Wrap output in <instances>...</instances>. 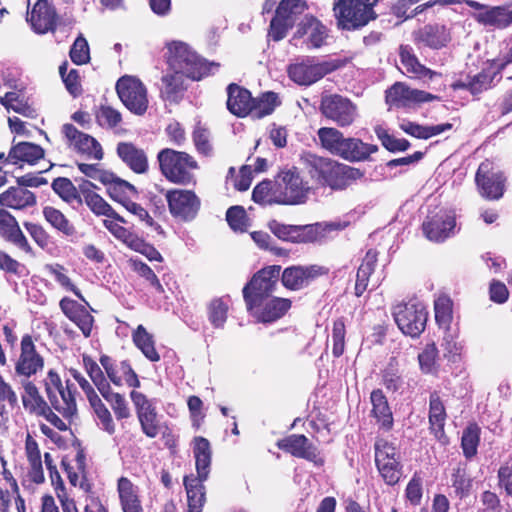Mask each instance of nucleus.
<instances>
[{
	"mask_svg": "<svg viewBox=\"0 0 512 512\" xmlns=\"http://www.w3.org/2000/svg\"><path fill=\"white\" fill-rule=\"evenodd\" d=\"M167 64L169 70L185 75L193 81L213 74L219 67L218 63L207 62L182 41L167 44Z\"/></svg>",
	"mask_w": 512,
	"mask_h": 512,
	"instance_id": "obj_1",
	"label": "nucleus"
},
{
	"mask_svg": "<svg viewBox=\"0 0 512 512\" xmlns=\"http://www.w3.org/2000/svg\"><path fill=\"white\" fill-rule=\"evenodd\" d=\"M317 136L322 148L349 162L365 161L371 154L378 151L376 145L364 143L359 138L345 137L334 127L320 128Z\"/></svg>",
	"mask_w": 512,
	"mask_h": 512,
	"instance_id": "obj_2",
	"label": "nucleus"
},
{
	"mask_svg": "<svg viewBox=\"0 0 512 512\" xmlns=\"http://www.w3.org/2000/svg\"><path fill=\"white\" fill-rule=\"evenodd\" d=\"M378 0H335L333 11L338 26L344 30H357L366 26L377 15L374 6Z\"/></svg>",
	"mask_w": 512,
	"mask_h": 512,
	"instance_id": "obj_3",
	"label": "nucleus"
},
{
	"mask_svg": "<svg viewBox=\"0 0 512 512\" xmlns=\"http://www.w3.org/2000/svg\"><path fill=\"white\" fill-rule=\"evenodd\" d=\"M158 161L162 174L169 181L183 185L194 181L193 171L198 164L189 154L166 148L158 153Z\"/></svg>",
	"mask_w": 512,
	"mask_h": 512,
	"instance_id": "obj_4",
	"label": "nucleus"
},
{
	"mask_svg": "<svg viewBox=\"0 0 512 512\" xmlns=\"http://www.w3.org/2000/svg\"><path fill=\"white\" fill-rule=\"evenodd\" d=\"M319 110L323 117L340 128L351 126L358 117L357 105L350 98L337 93H323Z\"/></svg>",
	"mask_w": 512,
	"mask_h": 512,
	"instance_id": "obj_5",
	"label": "nucleus"
},
{
	"mask_svg": "<svg viewBox=\"0 0 512 512\" xmlns=\"http://www.w3.org/2000/svg\"><path fill=\"white\" fill-rule=\"evenodd\" d=\"M392 315L398 328L407 336L416 338L425 330L428 311L420 302L398 303L392 307Z\"/></svg>",
	"mask_w": 512,
	"mask_h": 512,
	"instance_id": "obj_6",
	"label": "nucleus"
},
{
	"mask_svg": "<svg viewBox=\"0 0 512 512\" xmlns=\"http://www.w3.org/2000/svg\"><path fill=\"white\" fill-rule=\"evenodd\" d=\"M275 183L278 193L277 204L296 205L306 201L310 188L295 167L282 170Z\"/></svg>",
	"mask_w": 512,
	"mask_h": 512,
	"instance_id": "obj_7",
	"label": "nucleus"
},
{
	"mask_svg": "<svg viewBox=\"0 0 512 512\" xmlns=\"http://www.w3.org/2000/svg\"><path fill=\"white\" fill-rule=\"evenodd\" d=\"M44 386L47 398L51 406L63 417L70 418L76 411V401L69 384L63 385L57 372L49 370L44 379Z\"/></svg>",
	"mask_w": 512,
	"mask_h": 512,
	"instance_id": "obj_8",
	"label": "nucleus"
},
{
	"mask_svg": "<svg viewBox=\"0 0 512 512\" xmlns=\"http://www.w3.org/2000/svg\"><path fill=\"white\" fill-rule=\"evenodd\" d=\"M280 271V266H268L252 277L243 288V297L247 306L272 296L278 285Z\"/></svg>",
	"mask_w": 512,
	"mask_h": 512,
	"instance_id": "obj_9",
	"label": "nucleus"
},
{
	"mask_svg": "<svg viewBox=\"0 0 512 512\" xmlns=\"http://www.w3.org/2000/svg\"><path fill=\"white\" fill-rule=\"evenodd\" d=\"M117 94L125 107L137 115H143L148 108L147 89L133 76H123L116 83Z\"/></svg>",
	"mask_w": 512,
	"mask_h": 512,
	"instance_id": "obj_10",
	"label": "nucleus"
},
{
	"mask_svg": "<svg viewBox=\"0 0 512 512\" xmlns=\"http://www.w3.org/2000/svg\"><path fill=\"white\" fill-rule=\"evenodd\" d=\"M170 214L183 222L194 220L201 207V200L192 190L173 189L168 190L166 195Z\"/></svg>",
	"mask_w": 512,
	"mask_h": 512,
	"instance_id": "obj_11",
	"label": "nucleus"
},
{
	"mask_svg": "<svg viewBox=\"0 0 512 512\" xmlns=\"http://www.w3.org/2000/svg\"><path fill=\"white\" fill-rule=\"evenodd\" d=\"M475 181L482 197L498 200L503 196L505 177L493 162L485 160L479 165Z\"/></svg>",
	"mask_w": 512,
	"mask_h": 512,
	"instance_id": "obj_12",
	"label": "nucleus"
},
{
	"mask_svg": "<svg viewBox=\"0 0 512 512\" xmlns=\"http://www.w3.org/2000/svg\"><path fill=\"white\" fill-rule=\"evenodd\" d=\"M328 37L327 27L316 17L305 15L298 23L292 41L306 49L320 48Z\"/></svg>",
	"mask_w": 512,
	"mask_h": 512,
	"instance_id": "obj_13",
	"label": "nucleus"
},
{
	"mask_svg": "<svg viewBox=\"0 0 512 512\" xmlns=\"http://www.w3.org/2000/svg\"><path fill=\"white\" fill-rule=\"evenodd\" d=\"M336 69L334 62H316L313 58H306L300 63L290 65L288 74L295 83L309 86Z\"/></svg>",
	"mask_w": 512,
	"mask_h": 512,
	"instance_id": "obj_14",
	"label": "nucleus"
},
{
	"mask_svg": "<svg viewBox=\"0 0 512 512\" xmlns=\"http://www.w3.org/2000/svg\"><path fill=\"white\" fill-rule=\"evenodd\" d=\"M304 9L303 0H282L271 20L269 36L274 41L282 40Z\"/></svg>",
	"mask_w": 512,
	"mask_h": 512,
	"instance_id": "obj_15",
	"label": "nucleus"
},
{
	"mask_svg": "<svg viewBox=\"0 0 512 512\" xmlns=\"http://www.w3.org/2000/svg\"><path fill=\"white\" fill-rule=\"evenodd\" d=\"M291 308L287 298L268 297L247 306L250 314L261 323H273L282 318Z\"/></svg>",
	"mask_w": 512,
	"mask_h": 512,
	"instance_id": "obj_16",
	"label": "nucleus"
},
{
	"mask_svg": "<svg viewBox=\"0 0 512 512\" xmlns=\"http://www.w3.org/2000/svg\"><path fill=\"white\" fill-rule=\"evenodd\" d=\"M62 131L71 146L77 153L88 159L101 160L103 150L100 143L92 136L83 133L72 124L63 125Z\"/></svg>",
	"mask_w": 512,
	"mask_h": 512,
	"instance_id": "obj_17",
	"label": "nucleus"
},
{
	"mask_svg": "<svg viewBox=\"0 0 512 512\" xmlns=\"http://www.w3.org/2000/svg\"><path fill=\"white\" fill-rule=\"evenodd\" d=\"M43 368L44 359L36 351L32 337L24 335L21 339V352L15 364L16 374L30 378L41 372Z\"/></svg>",
	"mask_w": 512,
	"mask_h": 512,
	"instance_id": "obj_18",
	"label": "nucleus"
},
{
	"mask_svg": "<svg viewBox=\"0 0 512 512\" xmlns=\"http://www.w3.org/2000/svg\"><path fill=\"white\" fill-rule=\"evenodd\" d=\"M99 361L107 377L115 386L120 387L123 382L133 388L140 386L138 376L128 361L116 362L107 355H102Z\"/></svg>",
	"mask_w": 512,
	"mask_h": 512,
	"instance_id": "obj_19",
	"label": "nucleus"
},
{
	"mask_svg": "<svg viewBox=\"0 0 512 512\" xmlns=\"http://www.w3.org/2000/svg\"><path fill=\"white\" fill-rule=\"evenodd\" d=\"M425 236L434 242H442L454 235L456 227L455 215L451 212L440 211L423 223Z\"/></svg>",
	"mask_w": 512,
	"mask_h": 512,
	"instance_id": "obj_20",
	"label": "nucleus"
},
{
	"mask_svg": "<svg viewBox=\"0 0 512 512\" xmlns=\"http://www.w3.org/2000/svg\"><path fill=\"white\" fill-rule=\"evenodd\" d=\"M323 273V268L317 265L291 266L282 273V283L290 290H300Z\"/></svg>",
	"mask_w": 512,
	"mask_h": 512,
	"instance_id": "obj_21",
	"label": "nucleus"
},
{
	"mask_svg": "<svg viewBox=\"0 0 512 512\" xmlns=\"http://www.w3.org/2000/svg\"><path fill=\"white\" fill-rule=\"evenodd\" d=\"M0 236L25 253H32V247L21 231L16 218L4 209H0Z\"/></svg>",
	"mask_w": 512,
	"mask_h": 512,
	"instance_id": "obj_22",
	"label": "nucleus"
},
{
	"mask_svg": "<svg viewBox=\"0 0 512 512\" xmlns=\"http://www.w3.org/2000/svg\"><path fill=\"white\" fill-rule=\"evenodd\" d=\"M271 232L283 241L296 243L313 242L317 238V232L313 226H295L282 224L276 220L269 223Z\"/></svg>",
	"mask_w": 512,
	"mask_h": 512,
	"instance_id": "obj_23",
	"label": "nucleus"
},
{
	"mask_svg": "<svg viewBox=\"0 0 512 512\" xmlns=\"http://www.w3.org/2000/svg\"><path fill=\"white\" fill-rule=\"evenodd\" d=\"M59 306L64 315L77 325L85 337L91 335L94 318L83 305L71 298L64 297Z\"/></svg>",
	"mask_w": 512,
	"mask_h": 512,
	"instance_id": "obj_24",
	"label": "nucleus"
},
{
	"mask_svg": "<svg viewBox=\"0 0 512 512\" xmlns=\"http://www.w3.org/2000/svg\"><path fill=\"white\" fill-rule=\"evenodd\" d=\"M472 16L478 24L492 29L503 30L512 25V11L508 5L489 6L487 11Z\"/></svg>",
	"mask_w": 512,
	"mask_h": 512,
	"instance_id": "obj_25",
	"label": "nucleus"
},
{
	"mask_svg": "<svg viewBox=\"0 0 512 512\" xmlns=\"http://www.w3.org/2000/svg\"><path fill=\"white\" fill-rule=\"evenodd\" d=\"M414 40L429 48L441 49L450 42L451 35L445 25L434 23L427 24L414 32Z\"/></svg>",
	"mask_w": 512,
	"mask_h": 512,
	"instance_id": "obj_26",
	"label": "nucleus"
},
{
	"mask_svg": "<svg viewBox=\"0 0 512 512\" xmlns=\"http://www.w3.org/2000/svg\"><path fill=\"white\" fill-rule=\"evenodd\" d=\"M278 447L293 456L318 462V450L304 435L293 434L278 442Z\"/></svg>",
	"mask_w": 512,
	"mask_h": 512,
	"instance_id": "obj_27",
	"label": "nucleus"
},
{
	"mask_svg": "<svg viewBox=\"0 0 512 512\" xmlns=\"http://www.w3.org/2000/svg\"><path fill=\"white\" fill-rule=\"evenodd\" d=\"M28 21L39 34L53 31L56 23V12L47 0H38L32 8Z\"/></svg>",
	"mask_w": 512,
	"mask_h": 512,
	"instance_id": "obj_28",
	"label": "nucleus"
},
{
	"mask_svg": "<svg viewBox=\"0 0 512 512\" xmlns=\"http://www.w3.org/2000/svg\"><path fill=\"white\" fill-rule=\"evenodd\" d=\"M116 152L122 162L136 174L148 171L149 164L146 152L131 142H120Z\"/></svg>",
	"mask_w": 512,
	"mask_h": 512,
	"instance_id": "obj_29",
	"label": "nucleus"
},
{
	"mask_svg": "<svg viewBox=\"0 0 512 512\" xmlns=\"http://www.w3.org/2000/svg\"><path fill=\"white\" fill-rule=\"evenodd\" d=\"M400 63L403 73L412 78L422 80H432L434 77L440 76L436 71H433L422 65L413 52V48L409 45H401L399 48Z\"/></svg>",
	"mask_w": 512,
	"mask_h": 512,
	"instance_id": "obj_30",
	"label": "nucleus"
},
{
	"mask_svg": "<svg viewBox=\"0 0 512 512\" xmlns=\"http://www.w3.org/2000/svg\"><path fill=\"white\" fill-rule=\"evenodd\" d=\"M437 97L431 93L411 89L403 83L397 82L386 92V99L390 103L406 104L408 102H430Z\"/></svg>",
	"mask_w": 512,
	"mask_h": 512,
	"instance_id": "obj_31",
	"label": "nucleus"
},
{
	"mask_svg": "<svg viewBox=\"0 0 512 512\" xmlns=\"http://www.w3.org/2000/svg\"><path fill=\"white\" fill-rule=\"evenodd\" d=\"M193 455L195 458L196 474L194 478L206 481L209 477L212 462V450L210 442L202 437L194 438Z\"/></svg>",
	"mask_w": 512,
	"mask_h": 512,
	"instance_id": "obj_32",
	"label": "nucleus"
},
{
	"mask_svg": "<svg viewBox=\"0 0 512 512\" xmlns=\"http://www.w3.org/2000/svg\"><path fill=\"white\" fill-rule=\"evenodd\" d=\"M446 421V411L439 394L434 391L430 394L429 398V423L430 430L437 438L438 441L445 444L447 437L444 432Z\"/></svg>",
	"mask_w": 512,
	"mask_h": 512,
	"instance_id": "obj_33",
	"label": "nucleus"
},
{
	"mask_svg": "<svg viewBox=\"0 0 512 512\" xmlns=\"http://www.w3.org/2000/svg\"><path fill=\"white\" fill-rule=\"evenodd\" d=\"M227 93V108L232 114L238 117H245L250 114L253 97L249 90L237 84H230L227 87Z\"/></svg>",
	"mask_w": 512,
	"mask_h": 512,
	"instance_id": "obj_34",
	"label": "nucleus"
},
{
	"mask_svg": "<svg viewBox=\"0 0 512 512\" xmlns=\"http://www.w3.org/2000/svg\"><path fill=\"white\" fill-rule=\"evenodd\" d=\"M117 492L123 512H143L139 498V489L127 477L117 481Z\"/></svg>",
	"mask_w": 512,
	"mask_h": 512,
	"instance_id": "obj_35",
	"label": "nucleus"
},
{
	"mask_svg": "<svg viewBox=\"0 0 512 512\" xmlns=\"http://www.w3.org/2000/svg\"><path fill=\"white\" fill-rule=\"evenodd\" d=\"M185 75L169 70L162 76V87L160 96L163 100L170 103H178L183 98L186 86L184 84Z\"/></svg>",
	"mask_w": 512,
	"mask_h": 512,
	"instance_id": "obj_36",
	"label": "nucleus"
},
{
	"mask_svg": "<svg viewBox=\"0 0 512 512\" xmlns=\"http://www.w3.org/2000/svg\"><path fill=\"white\" fill-rule=\"evenodd\" d=\"M184 487L187 494L188 512H202L206 501L204 480L194 478V474L184 477Z\"/></svg>",
	"mask_w": 512,
	"mask_h": 512,
	"instance_id": "obj_37",
	"label": "nucleus"
},
{
	"mask_svg": "<svg viewBox=\"0 0 512 512\" xmlns=\"http://www.w3.org/2000/svg\"><path fill=\"white\" fill-rule=\"evenodd\" d=\"M36 204L33 192L19 187H10L0 194V205L12 209L21 210Z\"/></svg>",
	"mask_w": 512,
	"mask_h": 512,
	"instance_id": "obj_38",
	"label": "nucleus"
},
{
	"mask_svg": "<svg viewBox=\"0 0 512 512\" xmlns=\"http://www.w3.org/2000/svg\"><path fill=\"white\" fill-rule=\"evenodd\" d=\"M372 414L380 427L386 431L393 426V415L388 400L380 389L373 390L370 396Z\"/></svg>",
	"mask_w": 512,
	"mask_h": 512,
	"instance_id": "obj_39",
	"label": "nucleus"
},
{
	"mask_svg": "<svg viewBox=\"0 0 512 512\" xmlns=\"http://www.w3.org/2000/svg\"><path fill=\"white\" fill-rule=\"evenodd\" d=\"M496 77H498L497 71H494L488 66L480 73L469 78L468 81H457L454 87L467 89L473 95H478L491 88Z\"/></svg>",
	"mask_w": 512,
	"mask_h": 512,
	"instance_id": "obj_40",
	"label": "nucleus"
},
{
	"mask_svg": "<svg viewBox=\"0 0 512 512\" xmlns=\"http://www.w3.org/2000/svg\"><path fill=\"white\" fill-rule=\"evenodd\" d=\"M301 162L310 177L321 185L333 160L311 152H305L301 156Z\"/></svg>",
	"mask_w": 512,
	"mask_h": 512,
	"instance_id": "obj_41",
	"label": "nucleus"
},
{
	"mask_svg": "<svg viewBox=\"0 0 512 512\" xmlns=\"http://www.w3.org/2000/svg\"><path fill=\"white\" fill-rule=\"evenodd\" d=\"M43 157L44 149L31 142H20L12 146L9 152V158L14 164L21 161L33 165Z\"/></svg>",
	"mask_w": 512,
	"mask_h": 512,
	"instance_id": "obj_42",
	"label": "nucleus"
},
{
	"mask_svg": "<svg viewBox=\"0 0 512 512\" xmlns=\"http://www.w3.org/2000/svg\"><path fill=\"white\" fill-rule=\"evenodd\" d=\"M378 253L369 249L357 271L356 283H355V295L360 297L367 290L369 278L374 272L375 265L377 262Z\"/></svg>",
	"mask_w": 512,
	"mask_h": 512,
	"instance_id": "obj_43",
	"label": "nucleus"
},
{
	"mask_svg": "<svg viewBox=\"0 0 512 512\" xmlns=\"http://www.w3.org/2000/svg\"><path fill=\"white\" fill-rule=\"evenodd\" d=\"M400 128L407 134L419 138L428 139L442 134L452 128L450 123H441L436 125H420L410 121L401 123Z\"/></svg>",
	"mask_w": 512,
	"mask_h": 512,
	"instance_id": "obj_44",
	"label": "nucleus"
},
{
	"mask_svg": "<svg viewBox=\"0 0 512 512\" xmlns=\"http://www.w3.org/2000/svg\"><path fill=\"white\" fill-rule=\"evenodd\" d=\"M42 213L45 220L58 232L71 238V240L76 237L77 231L74 225L60 210L52 206H45Z\"/></svg>",
	"mask_w": 512,
	"mask_h": 512,
	"instance_id": "obj_45",
	"label": "nucleus"
},
{
	"mask_svg": "<svg viewBox=\"0 0 512 512\" xmlns=\"http://www.w3.org/2000/svg\"><path fill=\"white\" fill-rule=\"evenodd\" d=\"M133 342L143 355L152 362H158L160 355L155 349L153 336L147 332L143 325H139L132 335Z\"/></svg>",
	"mask_w": 512,
	"mask_h": 512,
	"instance_id": "obj_46",
	"label": "nucleus"
},
{
	"mask_svg": "<svg viewBox=\"0 0 512 512\" xmlns=\"http://www.w3.org/2000/svg\"><path fill=\"white\" fill-rule=\"evenodd\" d=\"M24 394L22 395L23 405L32 412H38L46 415L49 406L40 395L36 385L30 381L23 383Z\"/></svg>",
	"mask_w": 512,
	"mask_h": 512,
	"instance_id": "obj_47",
	"label": "nucleus"
},
{
	"mask_svg": "<svg viewBox=\"0 0 512 512\" xmlns=\"http://www.w3.org/2000/svg\"><path fill=\"white\" fill-rule=\"evenodd\" d=\"M51 187L53 191L66 203L82 204V198L73 182L66 177H58L53 180Z\"/></svg>",
	"mask_w": 512,
	"mask_h": 512,
	"instance_id": "obj_48",
	"label": "nucleus"
},
{
	"mask_svg": "<svg viewBox=\"0 0 512 512\" xmlns=\"http://www.w3.org/2000/svg\"><path fill=\"white\" fill-rule=\"evenodd\" d=\"M278 105L277 94L266 92L259 98H253L250 115L257 119L263 118L271 114Z\"/></svg>",
	"mask_w": 512,
	"mask_h": 512,
	"instance_id": "obj_49",
	"label": "nucleus"
},
{
	"mask_svg": "<svg viewBox=\"0 0 512 512\" xmlns=\"http://www.w3.org/2000/svg\"><path fill=\"white\" fill-rule=\"evenodd\" d=\"M83 202H85L89 209L97 216H106L122 223L127 222L97 193L88 194Z\"/></svg>",
	"mask_w": 512,
	"mask_h": 512,
	"instance_id": "obj_50",
	"label": "nucleus"
},
{
	"mask_svg": "<svg viewBox=\"0 0 512 512\" xmlns=\"http://www.w3.org/2000/svg\"><path fill=\"white\" fill-rule=\"evenodd\" d=\"M228 300L224 298L213 299L208 305V320L215 329H222L227 320Z\"/></svg>",
	"mask_w": 512,
	"mask_h": 512,
	"instance_id": "obj_51",
	"label": "nucleus"
},
{
	"mask_svg": "<svg viewBox=\"0 0 512 512\" xmlns=\"http://www.w3.org/2000/svg\"><path fill=\"white\" fill-rule=\"evenodd\" d=\"M0 104L8 111L13 110L26 117H34L35 109L16 92H7L4 97H0Z\"/></svg>",
	"mask_w": 512,
	"mask_h": 512,
	"instance_id": "obj_52",
	"label": "nucleus"
},
{
	"mask_svg": "<svg viewBox=\"0 0 512 512\" xmlns=\"http://www.w3.org/2000/svg\"><path fill=\"white\" fill-rule=\"evenodd\" d=\"M480 442V428L477 424L467 426L462 434L461 447L463 454L467 459L477 454V448Z\"/></svg>",
	"mask_w": 512,
	"mask_h": 512,
	"instance_id": "obj_53",
	"label": "nucleus"
},
{
	"mask_svg": "<svg viewBox=\"0 0 512 512\" xmlns=\"http://www.w3.org/2000/svg\"><path fill=\"white\" fill-rule=\"evenodd\" d=\"M444 350V356L451 362H457L460 360L464 345L458 341V332L451 331L450 329L445 331L441 344Z\"/></svg>",
	"mask_w": 512,
	"mask_h": 512,
	"instance_id": "obj_54",
	"label": "nucleus"
},
{
	"mask_svg": "<svg viewBox=\"0 0 512 512\" xmlns=\"http://www.w3.org/2000/svg\"><path fill=\"white\" fill-rule=\"evenodd\" d=\"M84 366L93 384L96 386L100 394L107 393L111 388L109 381L106 379L101 367L90 357H83Z\"/></svg>",
	"mask_w": 512,
	"mask_h": 512,
	"instance_id": "obj_55",
	"label": "nucleus"
},
{
	"mask_svg": "<svg viewBox=\"0 0 512 512\" xmlns=\"http://www.w3.org/2000/svg\"><path fill=\"white\" fill-rule=\"evenodd\" d=\"M252 199L259 204H272L276 203L278 193H276V183L270 180L260 182L253 189Z\"/></svg>",
	"mask_w": 512,
	"mask_h": 512,
	"instance_id": "obj_56",
	"label": "nucleus"
},
{
	"mask_svg": "<svg viewBox=\"0 0 512 512\" xmlns=\"http://www.w3.org/2000/svg\"><path fill=\"white\" fill-rule=\"evenodd\" d=\"M89 403L98 419L97 424L108 434H113L115 432V424L113 422L111 413L101 401L99 396L93 398V400H91Z\"/></svg>",
	"mask_w": 512,
	"mask_h": 512,
	"instance_id": "obj_57",
	"label": "nucleus"
},
{
	"mask_svg": "<svg viewBox=\"0 0 512 512\" xmlns=\"http://www.w3.org/2000/svg\"><path fill=\"white\" fill-rule=\"evenodd\" d=\"M375 134L381 141L382 145L390 152H403L410 146L408 140L404 138H396L393 135H390L382 126L375 127Z\"/></svg>",
	"mask_w": 512,
	"mask_h": 512,
	"instance_id": "obj_58",
	"label": "nucleus"
},
{
	"mask_svg": "<svg viewBox=\"0 0 512 512\" xmlns=\"http://www.w3.org/2000/svg\"><path fill=\"white\" fill-rule=\"evenodd\" d=\"M106 185H108V193L110 197L120 202L123 206L125 201H129V199H127V195L129 193H136V189L132 184L116 177L115 175L114 179L110 182H107Z\"/></svg>",
	"mask_w": 512,
	"mask_h": 512,
	"instance_id": "obj_59",
	"label": "nucleus"
},
{
	"mask_svg": "<svg viewBox=\"0 0 512 512\" xmlns=\"http://www.w3.org/2000/svg\"><path fill=\"white\" fill-rule=\"evenodd\" d=\"M226 220L235 232H246L249 224L247 213L242 206H232L226 212Z\"/></svg>",
	"mask_w": 512,
	"mask_h": 512,
	"instance_id": "obj_60",
	"label": "nucleus"
},
{
	"mask_svg": "<svg viewBox=\"0 0 512 512\" xmlns=\"http://www.w3.org/2000/svg\"><path fill=\"white\" fill-rule=\"evenodd\" d=\"M96 121L102 128L113 129L122 121L121 113L110 107L102 105L95 114Z\"/></svg>",
	"mask_w": 512,
	"mask_h": 512,
	"instance_id": "obj_61",
	"label": "nucleus"
},
{
	"mask_svg": "<svg viewBox=\"0 0 512 512\" xmlns=\"http://www.w3.org/2000/svg\"><path fill=\"white\" fill-rule=\"evenodd\" d=\"M101 395L107 402L110 403L118 420L130 417V410L128 408L127 401L121 394L115 393L111 388H109L107 393L105 392Z\"/></svg>",
	"mask_w": 512,
	"mask_h": 512,
	"instance_id": "obj_62",
	"label": "nucleus"
},
{
	"mask_svg": "<svg viewBox=\"0 0 512 512\" xmlns=\"http://www.w3.org/2000/svg\"><path fill=\"white\" fill-rule=\"evenodd\" d=\"M435 320L440 328L450 329L452 320L451 302L448 298H438L434 304Z\"/></svg>",
	"mask_w": 512,
	"mask_h": 512,
	"instance_id": "obj_63",
	"label": "nucleus"
},
{
	"mask_svg": "<svg viewBox=\"0 0 512 512\" xmlns=\"http://www.w3.org/2000/svg\"><path fill=\"white\" fill-rule=\"evenodd\" d=\"M512 63V41H503L499 45V55L489 61V67L497 71V75L508 65Z\"/></svg>",
	"mask_w": 512,
	"mask_h": 512,
	"instance_id": "obj_64",
	"label": "nucleus"
}]
</instances>
